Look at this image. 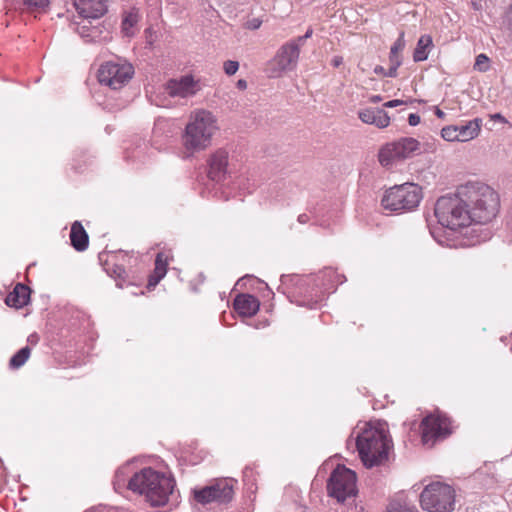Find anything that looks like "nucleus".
Returning a JSON list of instances; mask_svg holds the SVG:
<instances>
[{"mask_svg":"<svg viewBox=\"0 0 512 512\" xmlns=\"http://www.w3.org/2000/svg\"><path fill=\"white\" fill-rule=\"evenodd\" d=\"M174 487L175 480L173 477L150 467L135 473L128 481V488L133 492L144 495L146 501L153 507L167 505Z\"/></svg>","mask_w":512,"mask_h":512,"instance_id":"f257e3e1","label":"nucleus"},{"mask_svg":"<svg viewBox=\"0 0 512 512\" xmlns=\"http://www.w3.org/2000/svg\"><path fill=\"white\" fill-rule=\"evenodd\" d=\"M460 195L467 202L473 222L485 224L496 217L499 211L498 194L482 182H468L460 186Z\"/></svg>","mask_w":512,"mask_h":512,"instance_id":"f03ea898","label":"nucleus"},{"mask_svg":"<svg viewBox=\"0 0 512 512\" xmlns=\"http://www.w3.org/2000/svg\"><path fill=\"white\" fill-rule=\"evenodd\" d=\"M217 129V119L210 111L197 110L191 113L182 136L184 148L190 153L206 149Z\"/></svg>","mask_w":512,"mask_h":512,"instance_id":"7ed1b4c3","label":"nucleus"},{"mask_svg":"<svg viewBox=\"0 0 512 512\" xmlns=\"http://www.w3.org/2000/svg\"><path fill=\"white\" fill-rule=\"evenodd\" d=\"M356 446L364 466L372 468L388 460L392 445L384 429L367 426L358 434Z\"/></svg>","mask_w":512,"mask_h":512,"instance_id":"20e7f679","label":"nucleus"},{"mask_svg":"<svg viewBox=\"0 0 512 512\" xmlns=\"http://www.w3.org/2000/svg\"><path fill=\"white\" fill-rule=\"evenodd\" d=\"M438 222L450 230L469 226L473 220L466 200L460 195V187L455 194L440 197L434 208Z\"/></svg>","mask_w":512,"mask_h":512,"instance_id":"39448f33","label":"nucleus"},{"mask_svg":"<svg viewBox=\"0 0 512 512\" xmlns=\"http://www.w3.org/2000/svg\"><path fill=\"white\" fill-rule=\"evenodd\" d=\"M423 198L422 189L414 183L395 185L384 193L381 204L391 212H408L418 207Z\"/></svg>","mask_w":512,"mask_h":512,"instance_id":"423d86ee","label":"nucleus"},{"mask_svg":"<svg viewBox=\"0 0 512 512\" xmlns=\"http://www.w3.org/2000/svg\"><path fill=\"white\" fill-rule=\"evenodd\" d=\"M454 502V489L441 482L427 485L420 494L421 507L428 512H451Z\"/></svg>","mask_w":512,"mask_h":512,"instance_id":"0eeeda50","label":"nucleus"},{"mask_svg":"<svg viewBox=\"0 0 512 512\" xmlns=\"http://www.w3.org/2000/svg\"><path fill=\"white\" fill-rule=\"evenodd\" d=\"M420 150V142L412 137H404L385 144L378 153L382 166L391 167L395 163L411 158Z\"/></svg>","mask_w":512,"mask_h":512,"instance_id":"6e6552de","label":"nucleus"},{"mask_svg":"<svg viewBox=\"0 0 512 512\" xmlns=\"http://www.w3.org/2000/svg\"><path fill=\"white\" fill-rule=\"evenodd\" d=\"M327 490L329 496L337 499L338 502L354 497L357 494L355 472L338 465L328 479Z\"/></svg>","mask_w":512,"mask_h":512,"instance_id":"1a4fd4ad","label":"nucleus"},{"mask_svg":"<svg viewBox=\"0 0 512 512\" xmlns=\"http://www.w3.org/2000/svg\"><path fill=\"white\" fill-rule=\"evenodd\" d=\"M134 75V67L126 61H108L98 70V80L111 89L118 90L125 86Z\"/></svg>","mask_w":512,"mask_h":512,"instance_id":"9d476101","label":"nucleus"},{"mask_svg":"<svg viewBox=\"0 0 512 512\" xmlns=\"http://www.w3.org/2000/svg\"><path fill=\"white\" fill-rule=\"evenodd\" d=\"M299 55L296 44H283L277 50L275 56L267 63L266 72L268 76L277 78L286 72L295 70L298 65Z\"/></svg>","mask_w":512,"mask_h":512,"instance_id":"9b49d317","label":"nucleus"},{"mask_svg":"<svg viewBox=\"0 0 512 512\" xmlns=\"http://www.w3.org/2000/svg\"><path fill=\"white\" fill-rule=\"evenodd\" d=\"M421 428L422 442L429 447L451 434L450 420L446 416L429 415L422 420Z\"/></svg>","mask_w":512,"mask_h":512,"instance_id":"f8f14e48","label":"nucleus"},{"mask_svg":"<svg viewBox=\"0 0 512 512\" xmlns=\"http://www.w3.org/2000/svg\"><path fill=\"white\" fill-rule=\"evenodd\" d=\"M164 89L170 97L187 98L195 95L199 86L192 76L185 75L179 79H170Z\"/></svg>","mask_w":512,"mask_h":512,"instance_id":"ddd939ff","label":"nucleus"},{"mask_svg":"<svg viewBox=\"0 0 512 512\" xmlns=\"http://www.w3.org/2000/svg\"><path fill=\"white\" fill-rule=\"evenodd\" d=\"M208 177L216 182L223 180L227 174L228 152L218 149L208 159Z\"/></svg>","mask_w":512,"mask_h":512,"instance_id":"4468645a","label":"nucleus"},{"mask_svg":"<svg viewBox=\"0 0 512 512\" xmlns=\"http://www.w3.org/2000/svg\"><path fill=\"white\" fill-rule=\"evenodd\" d=\"M74 6L83 18L97 19L107 11L106 0H74Z\"/></svg>","mask_w":512,"mask_h":512,"instance_id":"2eb2a0df","label":"nucleus"},{"mask_svg":"<svg viewBox=\"0 0 512 512\" xmlns=\"http://www.w3.org/2000/svg\"><path fill=\"white\" fill-rule=\"evenodd\" d=\"M234 309L242 316H254L260 307L259 300L250 294L237 295L233 302Z\"/></svg>","mask_w":512,"mask_h":512,"instance_id":"dca6fc26","label":"nucleus"},{"mask_svg":"<svg viewBox=\"0 0 512 512\" xmlns=\"http://www.w3.org/2000/svg\"><path fill=\"white\" fill-rule=\"evenodd\" d=\"M360 120L366 124L375 125L378 128H386L390 123V117L383 109H364L358 112Z\"/></svg>","mask_w":512,"mask_h":512,"instance_id":"f3484780","label":"nucleus"},{"mask_svg":"<svg viewBox=\"0 0 512 512\" xmlns=\"http://www.w3.org/2000/svg\"><path fill=\"white\" fill-rule=\"evenodd\" d=\"M30 298V289L28 286L17 283L14 289L8 293L5 303L9 307L22 308L28 304Z\"/></svg>","mask_w":512,"mask_h":512,"instance_id":"a211bd4d","label":"nucleus"},{"mask_svg":"<svg viewBox=\"0 0 512 512\" xmlns=\"http://www.w3.org/2000/svg\"><path fill=\"white\" fill-rule=\"evenodd\" d=\"M70 240L73 248L79 252L85 251L89 244V236L79 221L71 226Z\"/></svg>","mask_w":512,"mask_h":512,"instance_id":"6ab92c4d","label":"nucleus"},{"mask_svg":"<svg viewBox=\"0 0 512 512\" xmlns=\"http://www.w3.org/2000/svg\"><path fill=\"white\" fill-rule=\"evenodd\" d=\"M482 120L475 118L474 120L468 121L463 125L457 126V135L459 142H467L476 138L481 130Z\"/></svg>","mask_w":512,"mask_h":512,"instance_id":"aec40b11","label":"nucleus"},{"mask_svg":"<svg viewBox=\"0 0 512 512\" xmlns=\"http://www.w3.org/2000/svg\"><path fill=\"white\" fill-rule=\"evenodd\" d=\"M210 487L214 488L212 494H215V499L217 502L226 503L232 500L234 490L231 481L227 479H220L211 484Z\"/></svg>","mask_w":512,"mask_h":512,"instance_id":"412c9836","label":"nucleus"},{"mask_svg":"<svg viewBox=\"0 0 512 512\" xmlns=\"http://www.w3.org/2000/svg\"><path fill=\"white\" fill-rule=\"evenodd\" d=\"M167 257L163 253H158L155 259V268L153 274L149 277L148 288L155 287L167 273Z\"/></svg>","mask_w":512,"mask_h":512,"instance_id":"4be33fe9","label":"nucleus"},{"mask_svg":"<svg viewBox=\"0 0 512 512\" xmlns=\"http://www.w3.org/2000/svg\"><path fill=\"white\" fill-rule=\"evenodd\" d=\"M140 16L138 10L133 8L125 13L122 20V32L127 37H132L136 33V26L139 22Z\"/></svg>","mask_w":512,"mask_h":512,"instance_id":"5701e85b","label":"nucleus"},{"mask_svg":"<svg viewBox=\"0 0 512 512\" xmlns=\"http://www.w3.org/2000/svg\"><path fill=\"white\" fill-rule=\"evenodd\" d=\"M432 45V39L430 36H421L417 42V46L414 50L413 59L415 62L424 61L428 58V52L426 51L429 46Z\"/></svg>","mask_w":512,"mask_h":512,"instance_id":"b1692460","label":"nucleus"},{"mask_svg":"<svg viewBox=\"0 0 512 512\" xmlns=\"http://www.w3.org/2000/svg\"><path fill=\"white\" fill-rule=\"evenodd\" d=\"M31 353V349L28 346L21 348L16 354H14L10 361L9 366L12 369H18L22 367L26 361L29 359Z\"/></svg>","mask_w":512,"mask_h":512,"instance_id":"393cba45","label":"nucleus"},{"mask_svg":"<svg viewBox=\"0 0 512 512\" xmlns=\"http://www.w3.org/2000/svg\"><path fill=\"white\" fill-rule=\"evenodd\" d=\"M214 488L209 486H205L201 489H195L193 491L194 499L200 504H208L210 502L216 501L215 494H212Z\"/></svg>","mask_w":512,"mask_h":512,"instance_id":"a878e982","label":"nucleus"},{"mask_svg":"<svg viewBox=\"0 0 512 512\" xmlns=\"http://www.w3.org/2000/svg\"><path fill=\"white\" fill-rule=\"evenodd\" d=\"M26 10L30 12H45L49 7L50 0H22Z\"/></svg>","mask_w":512,"mask_h":512,"instance_id":"bb28decb","label":"nucleus"},{"mask_svg":"<svg viewBox=\"0 0 512 512\" xmlns=\"http://www.w3.org/2000/svg\"><path fill=\"white\" fill-rule=\"evenodd\" d=\"M441 136L444 140L449 142L458 141L457 126L450 125L442 128Z\"/></svg>","mask_w":512,"mask_h":512,"instance_id":"cd10ccee","label":"nucleus"},{"mask_svg":"<svg viewBox=\"0 0 512 512\" xmlns=\"http://www.w3.org/2000/svg\"><path fill=\"white\" fill-rule=\"evenodd\" d=\"M474 69L480 72H486L489 69V58L485 54H479L476 57Z\"/></svg>","mask_w":512,"mask_h":512,"instance_id":"c85d7f7f","label":"nucleus"},{"mask_svg":"<svg viewBox=\"0 0 512 512\" xmlns=\"http://www.w3.org/2000/svg\"><path fill=\"white\" fill-rule=\"evenodd\" d=\"M223 69L228 76H232L238 71L239 62L234 60H227L223 64Z\"/></svg>","mask_w":512,"mask_h":512,"instance_id":"c756f323","label":"nucleus"},{"mask_svg":"<svg viewBox=\"0 0 512 512\" xmlns=\"http://www.w3.org/2000/svg\"><path fill=\"white\" fill-rule=\"evenodd\" d=\"M388 512H418L415 507L392 503L388 507Z\"/></svg>","mask_w":512,"mask_h":512,"instance_id":"7c9ffc66","label":"nucleus"},{"mask_svg":"<svg viewBox=\"0 0 512 512\" xmlns=\"http://www.w3.org/2000/svg\"><path fill=\"white\" fill-rule=\"evenodd\" d=\"M405 47L404 32H401L399 38L394 42L390 49L391 54H399Z\"/></svg>","mask_w":512,"mask_h":512,"instance_id":"2f4dec72","label":"nucleus"},{"mask_svg":"<svg viewBox=\"0 0 512 512\" xmlns=\"http://www.w3.org/2000/svg\"><path fill=\"white\" fill-rule=\"evenodd\" d=\"M261 24L262 20L259 18H252L246 22L245 27L250 30H256L261 26Z\"/></svg>","mask_w":512,"mask_h":512,"instance_id":"473e14b6","label":"nucleus"},{"mask_svg":"<svg viewBox=\"0 0 512 512\" xmlns=\"http://www.w3.org/2000/svg\"><path fill=\"white\" fill-rule=\"evenodd\" d=\"M390 66L400 67L402 59L399 54H389Z\"/></svg>","mask_w":512,"mask_h":512,"instance_id":"72a5a7b5","label":"nucleus"},{"mask_svg":"<svg viewBox=\"0 0 512 512\" xmlns=\"http://www.w3.org/2000/svg\"><path fill=\"white\" fill-rule=\"evenodd\" d=\"M408 123L410 126L418 125L420 123V116L415 113H411L408 117Z\"/></svg>","mask_w":512,"mask_h":512,"instance_id":"f704fd0d","label":"nucleus"},{"mask_svg":"<svg viewBox=\"0 0 512 512\" xmlns=\"http://www.w3.org/2000/svg\"><path fill=\"white\" fill-rule=\"evenodd\" d=\"M305 41H306V38H304V36L302 35V36H298L297 38H295L293 40L288 41L287 43H294V44H296L297 49L300 52V48L304 44Z\"/></svg>","mask_w":512,"mask_h":512,"instance_id":"c9c22d12","label":"nucleus"},{"mask_svg":"<svg viewBox=\"0 0 512 512\" xmlns=\"http://www.w3.org/2000/svg\"><path fill=\"white\" fill-rule=\"evenodd\" d=\"M402 104H404V101L395 99V100H390V101L386 102L384 104V106L388 107V108H393V107H397Z\"/></svg>","mask_w":512,"mask_h":512,"instance_id":"e433bc0d","label":"nucleus"},{"mask_svg":"<svg viewBox=\"0 0 512 512\" xmlns=\"http://www.w3.org/2000/svg\"><path fill=\"white\" fill-rule=\"evenodd\" d=\"M399 67H395V66H390L389 69L386 71L385 73V77H396L397 76V70H398Z\"/></svg>","mask_w":512,"mask_h":512,"instance_id":"4c0bfd02","label":"nucleus"},{"mask_svg":"<svg viewBox=\"0 0 512 512\" xmlns=\"http://www.w3.org/2000/svg\"><path fill=\"white\" fill-rule=\"evenodd\" d=\"M342 63L343 58L341 56H334L333 59L331 60V64L336 68L339 67Z\"/></svg>","mask_w":512,"mask_h":512,"instance_id":"58836bf2","label":"nucleus"},{"mask_svg":"<svg viewBox=\"0 0 512 512\" xmlns=\"http://www.w3.org/2000/svg\"><path fill=\"white\" fill-rule=\"evenodd\" d=\"M491 119L494 121H500L502 123H507L506 118L504 116H502L500 113L491 115Z\"/></svg>","mask_w":512,"mask_h":512,"instance_id":"ea45409f","label":"nucleus"},{"mask_svg":"<svg viewBox=\"0 0 512 512\" xmlns=\"http://www.w3.org/2000/svg\"><path fill=\"white\" fill-rule=\"evenodd\" d=\"M123 477H124L123 470H121V469L117 470V472L115 474L116 483L119 484L121 481H123L124 480Z\"/></svg>","mask_w":512,"mask_h":512,"instance_id":"a19ab883","label":"nucleus"},{"mask_svg":"<svg viewBox=\"0 0 512 512\" xmlns=\"http://www.w3.org/2000/svg\"><path fill=\"white\" fill-rule=\"evenodd\" d=\"M387 70L384 69V67L380 66V65H377L375 66L374 68V73L377 74V75H383L385 76V73H386Z\"/></svg>","mask_w":512,"mask_h":512,"instance_id":"79ce46f5","label":"nucleus"},{"mask_svg":"<svg viewBox=\"0 0 512 512\" xmlns=\"http://www.w3.org/2000/svg\"><path fill=\"white\" fill-rule=\"evenodd\" d=\"M237 88L240 90H244L247 88V82L244 79H239L236 83Z\"/></svg>","mask_w":512,"mask_h":512,"instance_id":"37998d69","label":"nucleus"},{"mask_svg":"<svg viewBox=\"0 0 512 512\" xmlns=\"http://www.w3.org/2000/svg\"><path fill=\"white\" fill-rule=\"evenodd\" d=\"M308 220H309V217H308V215H307V214H300V215L298 216V222H299V223H301V224H305V223H307V222H308Z\"/></svg>","mask_w":512,"mask_h":512,"instance_id":"c03bdc74","label":"nucleus"},{"mask_svg":"<svg viewBox=\"0 0 512 512\" xmlns=\"http://www.w3.org/2000/svg\"><path fill=\"white\" fill-rule=\"evenodd\" d=\"M382 100V97L380 95H373L370 97V102L372 103H378Z\"/></svg>","mask_w":512,"mask_h":512,"instance_id":"a18cd8bd","label":"nucleus"},{"mask_svg":"<svg viewBox=\"0 0 512 512\" xmlns=\"http://www.w3.org/2000/svg\"><path fill=\"white\" fill-rule=\"evenodd\" d=\"M435 115L440 119H443L445 117V113L439 108H436Z\"/></svg>","mask_w":512,"mask_h":512,"instance_id":"49530a36","label":"nucleus"},{"mask_svg":"<svg viewBox=\"0 0 512 512\" xmlns=\"http://www.w3.org/2000/svg\"><path fill=\"white\" fill-rule=\"evenodd\" d=\"M37 340H38V337H37V335H35V334L30 335V336L28 337V341H29V342H31V343H33V344H35V343L37 342Z\"/></svg>","mask_w":512,"mask_h":512,"instance_id":"de8ad7c7","label":"nucleus"},{"mask_svg":"<svg viewBox=\"0 0 512 512\" xmlns=\"http://www.w3.org/2000/svg\"><path fill=\"white\" fill-rule=\"evenodd\" d=\"M313 30L309 28L306 33L303 35L306 40L312 36Z\"/></svg>","mask_w":512,"mask_h":512,"instance_id":"09e8293b","label":"nucleus"}]
</instances>
